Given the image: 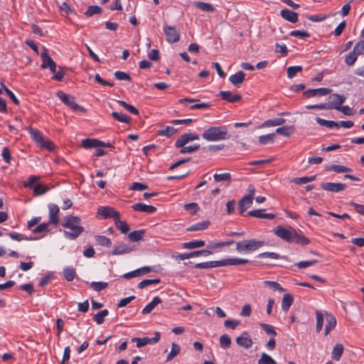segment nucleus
Instances as JSON below:
<instances>
[{"instance_id": "obj_20", "label": "nucleus", "mask_w": 364, "mask_h": 364, "mask_svg": "<svg viewBox=\"0 0 364 364\" xmlns=\"http://www.w3.org/2000/svg\"><path fill=\"white\" fill-rule=\"evenodd\" d=\"M42 58V68H55L56 64L51 58V57L48 54L46 50L41 53Z\"/></svg>"}, {"instance_id": "obj_53", "label": "nucleus", "mask_w": 364, "mask_h": 364, "mask_svg": "<svg viewBox=\"0 0 364 364\" xmlns=\"http://www.w3.org/2000/svg\"><path fill=\"white\" fill-rule=\"evenodd\" d=\"M49 224L50 223H43L38 225L33 230V232L35 234L47 233L49 231V228H48Z\"/></svg>"}, {"instance_id": "obj_34", "label": "nucleus", "mask_w": 364, "mask_h": 364, "mask_svg": "<svg viewBox=\"0 0 364 364\" xmlns=\"http://www.w3.org/2000/svg\"><path fill=\"white\" fill-rule=\"evenodd\" d=\"M95 242L97 245L103 247H110L112 246V241L109 238L104 235H95Z\"/></svg>"}, {"instance_id": "obj_29", "label": "nucleus", "mask_w": 364, "mask_h": 364, "mask_svg": "<svg viewBox=\"0 0 364 364\" xmlns=\"http://www.w3.org/2000/svg\"><path fill=\"white\" fill-rule=\"evenodd\" d=\"M293 296L290 294H285L283 296L282 301V309L284 311H288L293 304Z\"/></svg>"}, {"instance_id": "obj_49", "label": "nucleus", "mask_w": 364, "mask_h": 364, "mask_svg": "<svg viewBox=\"0 0 364 364\" xmlns=\"http://www.w3.org/2000/svg\"><path fill=\"white\" fill-rule=\"evenodd\" d=\"M180 350V346L178 344L173 343L171 345V350L166 357V360H171L175 356H176L179 353Z\"/></svg>"}, {"instance_id": "obj_44", "label": "nucleus", "mask_w": 364, "mask_h": 364, "mask_svg": "<svg viewBox=\"0 0 364 364\" xmlns=\"http://www.w3.org/2000/svg\"><path fill=\"white\" fill-rule=\"evenodd\" d=\"M161 282L159 279H147L140 282L137 287L139 289H143L153 284H157Z\"/></svg>"}, {"instance_id": "obj_9", "label": "nucleus", "mask_w": 364, "mask_h": 364, "mask_svg": "<svg viewBox=\"0 0 364 364\" xmlns=\"http://www.w3.org/2000/svg\"><path fill=\"white\" fill-rule=\"evenodd\" d=\"M164 31L168 42L173 43L179 41L180 34L175 26H164Z\"/></svg>"}, {"instance_id": "obj_42", "label": "nucleus", "mask_w": 364, "mask_h": 364, "mask_svg": "<svg viewBox=\"0 0 364 364\" xmlns=\"http://www.w3.org/2000/svg\"><path fill=\"white\" fill-rule=\"evenodd\" d=\"M219 342L222 348L227 349L231 345V338L228 334H223L220 337Z\"/></svg>"}, {"instance_id": "obj_35", "label": "nucleus", "mask_w": 364, "mask_h": 364, "mask_svg": "<svg viewBox=\"0 0 364 364\" xmlns=\"http://www.w3.org/2000/svg\"><path fill=\"white\" fill-rule=\"evenodd\" d=\"M114 224L117 228L120 230V231L124 234L127 233L129 230V227L128 224L125 221L121 220L119 218V215L116 218V220H114Z\"/></svg>"}, {"instance_id": "obj_18", "label": "nucleus", "mask_w": 364, "mask_h": 364, "mask_svg": "<svg viewBox=\"0 0 364 364\" xmlns=\"http://www.w3.org/2000/svg\"><path fill=\"white\" fill-rule=\"evenodd\" d=\"M132 208L135 211L146 213H154L156 211V208L154 206L141 203L134 204Z\"/></svg>"}, {"instance_id": "obj_27", "label": "nucleus", "mask_w": 364, "mask_h": 364, "mask_svg": "<svg viewBox=\"0 0 364 364\" xmlns=\"http://www.w3.org/2000/svg\"><path fill=\"white\" fill-rule=\"evenodd\" d=\"M210 225V222L208 220L202 221L200 223H195L193 225H190L186 228V231L193 232V231H198V230H204L208 228Z\"/></svg>"}, {"instance_id": "obj_7", "label": "nucleus", "mask_w": 364, "mask_h": 364, "mask_svg": "<svg viewBox=\"0 0 364 364\" xmlns=\"http://www.w3.org/2000/svg\"><path fill=\"white\" fill-rule=\"evenodd\" d=\"M161 337V334L159 332L156 331L154 333V337L150 338L149 337H144V338H132V341L136 343L137 348H141L143 346H145L148 344H155L156 343Z\"/></svg>"}, {"instance_id": "obj_56", "label": "nucleus", "mask_w": 364, "mask_h": 364, "mask_svg": "<svg viewBox=\"0 0 364 364\" xmlns=\"http://www.w3.org/2000/svg\"><path fill=\"white\" fill-rule=\"evenodd\" d=\"M53 73L51 79L56 81H62L63 77L65 76L64 70H50Z\"/></svg>"}, {"instance_id": "obj_46", "label": "nucleus", "mask_w": 364, "mask_h": 364, "mask_svg": "<svg viewBox=\"0 0 364 364\" xmlns=\"http://www.w3.org/2000/svg\"><path fill=\"white\" fill-rule=\"evenodd\" d=\"M144 233V230H134L131 232L128 237L131 241L137 242L143 238Z\"/></svg>"}, {"instance_id": "obj_31", "label": "nucleus", "mask_w": 364, "mask_h": 364, "mask_svg": "<svg viewBox=\"0 0 364 364\" xmlns=\"http://www.w3.org/2000/svg\"><path fill=\"white\" fill-rule=\"evenodd\" d=\"M205 245L203 240H192L190 242H184L183 247L186 250H193L196 248L202 247Z\"/></svg>"}, {"instance_id": "obj_12", "label": "nucleus", "mask_w": 364, "mask_h": 364, "mask_svg": "<svg viewBox=\"0 0 364 364\" xmlns=\"http://www.w3.org/2000/svg\"><path fill=\"white\" fill-rule=\"evenodd\" d=\"M199 139V136L196 134L186 133L182 134L175 142L176 147H182L188 142Z\"/></svg>"}, {"instance_id": "obj_4", "label": "nucleus", "mask_w": 364, "mask_h": 364, "mask_svg": "<svg viewBox=\"0 0 364 364\" xmlns=\"http://www.w3.org/2000/svg\"><path fill=\"white\" fill-rule=\"evenodd\" d=\"M264 245V241L245 240L236 243V250L240 253H250L262 247Z\"/></svg>"}, {"instance_id": "obj_6", "label": "nucleus", "mask_w": 364, "mask_h": 364, "mask_svg": "<svg viewBox=\"0 0 364 364\" xmlns=\"http://www.w3.org/2000/svg\"><path fill=\"white\" fill-rule=\"evenodd\" d=\"M346 97L343 95L332 94L328 97L327 109H339L340 106L346 101Z\"/></svg>"}, {"instance_id": "obj_17", "label": "nucleus", "mask_w": 364, "mask_h": 364, "mask_svg": "<svg viewBox=\"0 0 364 364\" xmlns=\"http://www.w3.org/2000/svg\"><path fill=\"white\" fill-rule=\"evenodd\" d=\"M264 210L256 209L252 210L247 212V215L256 218H264L268 220H272L275 218V215L273 213H264Z\"/></svg>"}, {"instance_id": "obj_43", "label": "nucleus", "mask_w": 364, "mask_h": 364, "mask_svg": "<svg viewBox=\"0 0 364 364\" xmlns=\"http://www.w3.org/2000/svg\"><path fill=\"white\" fill-rule=\"evenodd\" d=\"M109 314V311L107 309H104L98 313H97L93 316V320L97 324H102L104 322L105 318Z\"/></svg>"}, {"instance_id": "obj_11", "label": "nucleus", "mask_w": 364, "mask_h": 364, "mask_svg": "<svg viewBox=\"0 0 364 364\" xmlns=\"http://www.w3.org/2000/svg\"><path fill=\"white\" fill-rule=\"evenodd\" d=\"M347 186L346 183H322L321 184V188L326 191L332 192V193H338L344 191L346 188Z\"/></svg>"}, {"instance_id": "obj_14", "label": "nucleus", "mask_w": 364, "mask_h": 364, "mask_svg": "<svg viewBox=\"0 0 364 364\" xmlns=\"http://www.w3.org/2000/svg\"><path fill=\"white\" fill-rule=\"evenodd\" d=\"M236 343L238 346L246 349L250 348L253 344L252 340L246 331H244L240 336L236 338Z\"/></svg>"}, {"instance_id": "obj_22", "label": "nucleus", "mask_w": 364, "mask_h": 364, "mask_svg": "<svg viewBox=\"0 0 364 364\" xmlns=\"http://www.w3.org/2000/svg\"><path fill=\"white\" fill-rule=\"evenodd\" d=\"M245 74L240 70L235 74H233L229 77V81L235 87H239L244 81Z\"/></svg>"}, {"instance_id": "obj_50", "label": "nucleus", "mask_w": 364, "mask_h": 364, "mask_svg": "<svg viewBox=\"0 0 364 364\" xmlns=\"http://www.w3.org/2000/svg\"><path fill=\"white\" fill-rule=\"evenodd\" d=\"M180 148H181L180 153L182 154H191V153L197 151L200 149V145L194 144L193 146H186V145H185Z\"/></svg>"}, {"instance_id": "obj_37", "label": "nucleus", "mask_w": 364, "mask_h": 364, "mask_svg": "<svg viewBox=\"0 0 364 364\" xmlns=\"http://www.w3.org/2000/svg\"><path fill=\"white\" fill-rule=\"evenodd\" d=\"M275 134L272 133L266 135L259 136L258 141L260 144L265 145L268 144H272L274 141Z\"/></svg>"}, {"instance_id": "obj_23", "label": "nucleus", "mask_w": 364, "mask_h": 364, "mask_svg": "<svg viewBox=\"0 0 364 364\" xmlns=\"http://www.w3.org/2000/svg\"><path fill=\"white\" fill-rule=\"evenodd\" d=\"M133 248L126 244H121L115 246L112 250V255H119L131 252Z\"/></svg>"}, {"instance_id": "obj_36", "label": "nucleus", "mask_w": 364, "mask_h": 364, "mask_svg": "<svg viewBox=\"0 0 364 364\" xmlns=\"http://www.w3.org/2000/svg\"><path fill=\"white\" fill-rule=\"evenodd\" d=\"M328 171H335L336 173H346L350 172L352 169L349 167L343 165H331L326 168Z\"/></svg>"}, {"instance_id": "obj_60", "label": "nucleus", "mask_w": 364, "mask_h": 364, "mask_svg": "<svg viewBox=\"0 0 364 364\" xmlns=\"http://www.w3.org/2000/svg\"><path fill=\"white\" fill-rule=\"evenodd\" d=\"M358 55L354 53L353 50L350 52L345 58V63L347 65L351 66L355 62Z\"/></svg>"}, {"instance_id": "obj_52", "label": "nucleus", "mask_w": 364, "mask_h": 364, "mask_svg": "<svg viewBox=\"0 0 364 364\" xmlns=\"http://www.w3.org/2000/svg\"><path fill=\"white\" fill-rule=\"evenodd\" d=\"M264 284L274 291L279 292L285 291V289L278 282L267 280L264 282Z\"/></svg>"}, {"instance_id": "obj_59", "label": "nucleus", "mask_w": 364, "mask_h": 364, "mask_svg": "<svg viewBox=\"0 0 364 364\" xmlns=\"http://www.w3.org/2000/svg\"><path fill=\"white\" fill-rule=\"evenodd\" d=\"M107 282H92L90 284V287L97 291H102L105 289L107 287Z\"/></svg>"}, {"instance_id": "obj_5", "label": "nucleus", "mask_w": 364, "mask_h": 364, "mask_svg": "<svg viewBox=\"0 0 364 364\" xmlns=\"http://www.w3.org/2000/svg\"><path fill=\"white\" fill-rule=\"evenodd\" d=\"M82 146L85 149L109 148L112 147L110 143H105L97 139L87 138L82 141Z\"/></svg>"}, {"instance_id": "obj_51", "label": "nucleus", "mask_w": 364, "mask_h": 364, "mask_svg": "<svg viewBox=\"0 0 364 364\" xmlns=\"http://www.w3.org/2000/svg\"><path fill=\"white\" fill-rule=\"evenodd\" d=\"M258 364H277V362L270 355L263 353L258 360Z\"/></svg>"}, {"instance_id": "obj_39", "label": "nucleus", "mask_w": 364, "mask_h": 364, "mask_svg": "<svg viewBox=\"0 0 364 364\" xmlns=\"http://www.w3.org/2000/svg\"><path fill=\"white\" fill-rule=\"evenodd\" d=\"M63 275L68 282H71L75 279L76 272L73 267H68L63 269Z\"/></svg>"}, {"instance_id": "obj_54", "label": "nucleus", "mask_w": 364, "mask_h": 364, "mask_svg": "<svg viewBox=\"0 0 364 364\" xmlns=\"http://www.w3.org/2000/svg\"><path fill=\"white\" fill-rule=\"evenodd\" d=\"M118 103L130 113L135 115L139 114V110L135 107L129 105L126 102L122 100H119Z\"/></svg>"}, {"instance_id": "obj_47", "label": "nucleus", "mask_w": 364, "mask_h": 364, "mask_svg": "<svg viewBox=\"0 0 364 364\" xmlns=\"http://www.w3.org/2000/svg\"><path fill=\"white\" fill-rule=\"evenodd\" d=\"M316 330L317 332H320L322 330L323 324V314L320 311H316Z\"/></svg>"}, {"instance_id": "obj_10", "label": "nucleus", "mask_w": 364, "mask_h": 364, "mask_svg": "<svg viewBox=\"0 0 364 364\" xmlns=\"http://www.w3.org/2000/svg\"><path fill=\"white\" fill-rule=\"evenodd\" d=\"M56 95L65 105L72 109L76 111L80 108V106L75 102L74 98L64 92L59 90L56 92Z\"/></svg>"}, {"instance_id": "obj_28", "label": "nucleus", "mask_w": 364, "mask_h": 364, "mask_svg": "<svg viewBox=\"0 0 364 364\" xmlns=\"http://www.w3.org/2000/svg\"><path fill=\"white\" fill-rule=\"evenodd\" d=\"M286 120L284 118L278 117L275 119L266 120L262 123L261 127H276L283 124Z\"/></svg>"}, {"instance_id": "obj_26", "label": "nucleus", "mask_w": 364, "mask_h": 364, "mask_svg": "<svg viewBox=\"0 0 364 364\" xmlns=\"http://www.w3.org/2000/svg\"><path fill=\"white\" fill-rule=\"evenodd\" d=\"M344 347L341 343H336L333 348L331 358L332 359L338 361L342 357L343 353Z\"/></svg>"}, {"instance_id": "obj_41", "label": "nucleus", "mask_w": 364, "mask_h": 364, "mask_svg": "<svg viewBox=\"0 0 364 364\" xmlns=\"http://www.w3.org/2000/svg\"><path fill=\"white\" fill-rule=\"evenodd\" d=\"M195 6H196V7H197L198 9H200L201 11H215V8L213 7V6L209 3L197 1V2H195Z\"/></svg>"}, {"instance_id": "obj_15", "label": "nucleus", "mask_w": 364, "mask_h": 364, "mask_svg": "<svg viewBox=\"0 0 364 364\" xmlns=\"http://www.w3.org/2000/svg\"><path fill=\"white\" fill-rule=\"evenodd\" d=\"M326 324L324 329V335L327 336L333 329L335 328L337 321L336 317L327 311H326Z\"/></svg>"}, {"instance_id": "obj_32", "label": "nucleus", "mask_w": 364, "mask_h": 364, "mask_svg": "<svg viewBox=\"0 0 364 364\" xmlns=\"http://www.w3.org/2000/svg\"><path fill=\"white\" fill-rule=\"evenodd\" d=\"M30 136L33 141H34L37 144L39 142L43 141V135L42 133L38 130L37 129H33L32 127H30L28 129Z\"/></svg>"}, {"instance_id": "obj_21", "label": "nucleus", "mask_w": 364, "mask_h": 364, "mask_svg": "<svg viewBox=\"0 0 364 364\" xmlns=\"http://www.w3.org/2000/svg\"><path fill=\"white\" fill-rule=\"evenodd\" d=\"M280 14L284 19L289 22L296 23L298 21L299 15L295 11H292L289 9H282L280 11Z\"/></svg>"}, {"instance_id": "obj_2", "label": "nucleus", "mask_w": 364, "mask_h": 364, "mask_svg": "<svg viewBox=\"0 0 364 364\" xmlns=\"http://www.w3.org/2000/svg\"><path fill=\"white\" fill-rule=\"evenodd\" d=\"M62 226L66 229L63 232L64 236L69 240L76 239L84 231V228L81 226V219L77 216H65Z\"/></svg>"}, {"instance_id": "obj_3", "label": "nucleus", "mask_w": 364, "mask_h": 364, "mask_svg": "<svg viewBox=\"0 0 364 364\" xmlns=\"http://www.w3.org/2000/svg\"><path fill=\"white\" fill-rule=\"evenodd\" d=\"M202 137L208 141H219L228 139L230 135L225 126L210 127L204 130Z\"/></svg>"}, {"instance_id": "obj_61", "label": "nucleus", "mask_w": 364, "mask_h": 364, "mask_svg": "<svg viewBox=\"0 0 364 364\" xmlns=\"http://www.w3.org/2000/svg\"><path fill=\"white\" fill-rule=\"evenodd\" d=\"M1 86L4 88V90L6 92L7 95L10 97L13 103L16 105H19V100L18 98L15 96V95L9 90L8 89L4 83H1Z\"/></svg>"}, {"instance_id": "obj_40", "label": "nucleus", "mask_w": 364, "mask_h": 364, "mask_svg": "<svg viewBox=\"0 0 364 364\" xmlns=\"http://www.w3.org/2000/svg\"><path fill=\"white\" fill-rule=\"evenodd\" d=\"M111 114L116 120L120 122L129 123L131 119L128 115L121 112H112Z\"/></svg>"}, {"instance_id": "obj_55", "label": "nucleus", "mask_w": 364, "mask_h": 364, "mask_svg": "<svg viewBox=\"0 0 364 364\" xmlns=\"http://www.w3.org/2000/svg\"><path fill=\"white\" fill-rule=\"evenodd\" d=\"M102 8L99 6H90L88 7L87 11L85 12V15L87 17L92 16L94 14H100Z\"/></svg>"}, {"instance_id": "obj_62", "label": "nucleus", "mask_w": 364, "mask_h": 364, "mask_svg": "<svg viewBox=\"0 0 364 364\" xmlns=\"http://www.w3.org/2000/svg\"><path fill=\"white\" fill-rule=\"evenodd\" d=\"M39 180V177L35 175L30 176L26 181L23 183L26 188H33V184Z\"/></svg>"}, {"instance_id": "obj_1", "label": "nucleus", "mask_w": 364, "mask_h": 364, "mask_svg": "<svg viewBox=\"0 0 364 364\" xmlns=\"http://www.w3.org/2000/svg\"><path fill=\"white\" fill-rule=\"evenodd\" d=\"M273 232L277 237L288 242H295L303 246L310 243V240L304 236L301 231H297L291 226L284 228L278 225L273 230Z\"/></svg>"}, {"instance_id": "obj_57", "label": "nucleus", "mask_w": 364, "mask_h": 364, "mask_svg": "<svg viewBox=\"0 0 364 364\" xmlns=\"http://www.w3.org/2000/svg\"><path fill=\"white\" fill-rule=\"evenodd\" d=\"M38 145L42 148V149H45L46 150H48V151H52L55 148V146L53 144V143L52 141H50V140L48 139H46L45 138L43 139V141L41 142H39L38 144Z\"/></svg>"}, {"instance_id": "obj_13", "label": "nucleus", "mask_w": 364, "mask_h": 364, "mask_svg": "<svg viewBox=\"0 0 364 364\" xmlns=\"http://www.w3.org/2000/svg\"><path fill=\"white\" fill-rule=\"evenodd\" d=\"M49 209V221L48 223L58 225L60 221V218L58 216L59 213V208L57 205L51 203L48 205Z\"/></svg>"}, {"instance_id": "obj_24", "label": "nucleus", "mask_w": 364, "mask_h": 364, "mask_svg": "<svg viewBox=\"0 0 364 364\" xmlns=\"http://www.w3.org/2000/svg\"><path fill=\"white\" fill-rule=\"evenodd\" d=\"M253 200L249 197L243 196L238 202V210L240 213H244L252 204Z\"/></svg>"}, {"instance_id": "obj_30", "label": "nucleus", "mask_w": 364, "mask_h": 364, "mask_svg": "<svg viewBox=\"0 0 364 364\" xmlns=\"http://www.w3.org/2000/svg\"><path fill=\"white\" fill-rule=\"evenodd\" d=\"M275 132L284 136H290L294 132V127L293 126H283L277 128Z\"/></svg>"}, {"instance_id": "obj_58", "label": "nucleus", "mask_w": 364, "mask_h": 364, "mask_svg": "<svg viewBox=\"0 0 364 364\" xmlns=\"http://www.w3.org/2000/svg\"><path fill=\"white\" fill-rule=\"evenodd\" d=\"M318 262L316 259L300 261L296 264V267L299 269H305L309 267L313 266Z\"/></svg>"}, {"instance_id": "obj_48", "label": "nucleus", "mask_w": 364, "mask_h": 364, "mask_svg": "<svg viewBox=\"0 0 364 364\" xmlns=\"http://www.w3.org/2000/svg\"><path fill=\"white\" fill-rule=\"evenodd\" d=\"M33 190L35 196H41L45 194L49 188L46 185L38 184L33 186Z\"/></svg>"}, {"instance_id": "obj_33", "label": "nucleus", "mask_w": 364, "mask_h": 364, "mask_svg": "<svg viewBox=\"0 0 364 364\" xmlns=\"http://www.w3.org/2000/svg\"><path fill=\"white\" fill-rule=\"evenodd\" d=\"M316 121L321 126L326 127L330 129L339 127V123L337 122L326 120L320 117H316Z\"/></svg>"}, {"instance_id": "obj_16", "label": "nucleus", "mask_w": 364, "mask_h": 364, "mask_svg": "<svg viewBox=\"0 0 364 364\" xmlns=\"http://www.w3.org/2000/svg\"><path fill=\"white\" fill-rule=\"evenodd\" d=\"M331 90L329 88H317V89H309L304 92V95L307 97H311L315 96H324L330 94Z\"/></svg>"}, {"instance_id": "obj_64", "label": "nucleus", "mask_w": 364, "mask_h": 364, "mask_svg": "<svg viewBox=\"0 0 364 364\" xmlns=\"http://www.w3.org/2000/svg\"><path fill=\"white\" fill-rule=\"evenodd\" d=\"M353 50L354 51V53H355L357 55L364 54V41H360L359 42H358L355 45Z\"/></svg>"}, {"instance_id": "obj_63", "label": "nucleus", "mask_w": 364, "mask_h": 364, "mask_svg": "<svg viewBox=\"0 0 364 364\" xmlns=\"http://www.w3.org/2000/svg\"><path fill=\"white\" fill-rule=\"evenodd\" d=\"M260 328L264 330L267 334L276 336L277 332L274 330V327L270 324L267 323H261Z\"/></svg>"}, {"instance_id": "obj_25", "label": "nucleus", "mask_w": 364, "mask_h": 364, "mask_svg": "<svg viewBox=\"0 0 364 364\" xmlns=\"http://www.w3.org/2000/svg\"><path fill=\"white\" fill-rule=\"evenodd\" d=\"M162 300L159 296H155L151 302H149L143 309L141 313L143 314H150L154 308L161 304Z\"/></svg>"}, {"instance_id": "obj_45", "label": "nucleus", "mask_w": 364, "mask_h": 364, "mask_svg": "<svg viewBox=\"0 0 364 364\" xmlns=\"http://www.w3.org/2000/svg\"><path fill=\"white\" fill-rule=\"evenodd\" d=\"M213 178L215 182L228 181H231V175L230 173H215Z\"/></svg>"}, {"instance_id": "obj_19", "label": "nucleus", "mask_w": 364, "mask_h": 364, "mask_svg": "<svg viewBox=\"0 0 364 364\" xmlns=\"http://www.w3.org/2000/svg\"><path fill=\"white\" fill-rule=\"evenodd\" d=\"M223 100H225L229 102H237L242 99L240 95L234 94L230 91H220L218 94Z\"/></svg>"}, {"instance_id": "obj_38", "label": "nucleus", "mask_w": 364, "mask_h": 364, "mask_svg": "<svg viewBox=\"0 0 364 364\" xmlns=\"http://www.w3.org/2000/svg\"><path fill=\"white\" fill-rule=\"evenodd\" d=\"M176 132V129L170 126H166L157 131V134L160 136H171Z\"/></svg>"}, {"instance_id": "obj_8", "label": "nucleus", "mask_w": 364, "mask_h": 364, "mask_svg": "<svg viewBox=\"0 0 364 364\" xmlns=\"http://www.w3.org/2000/svg\"><path fill=\"white\" fill-rule=\"evenodd\" d=\"M119 215V213L109 206H101L97 209V216L103 219L113 218L114 220Z\"/></svg>"}]
</instances>
